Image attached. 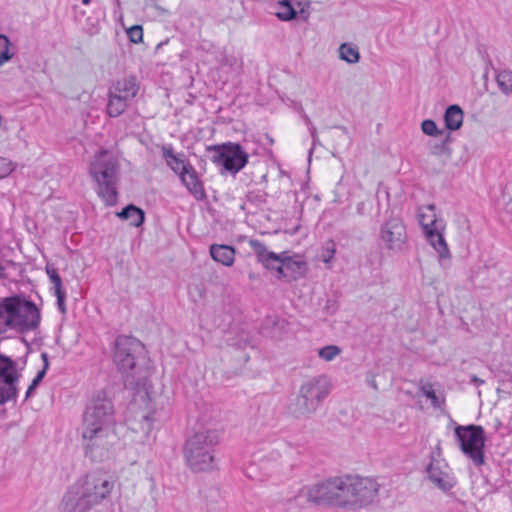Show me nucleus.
Listing matches in <instances>:
<instances>
[{
	"instance_id": "obj_13",
	"label": "nucleus",
	"mask_w": 512,
	"mask_h": 512,
	"mask_svg": "<svg viewBox=\"0 0 512 512\" xmlns=\"http://www.w3.org/2000/svg\"><path fill=\"white\" fill-rule=\"evenodd\" d=\"M380 239L387 250L401 252L407 245V231L402 219L391 215L380 228Z\"/></svg>"
},
{
	"instance_id": "obj_18",
	"label": "nucleus",
	"mask_w": 512,
	"mask_h": 512,
	"mask_svg": "<svg viewBox=\"0 0 512 512\" xmlns=\"http://www.w3.org/2000/svg\"><path fill=\"white\" fill-rule=\"evenodd\" d=\"M250 244L254 248L258 262L271 272H273V268L284 258L285 251L279 254L269 251L267 247L258 240H252Z\"/></svg>"
},
{
	"instance_id": "obj_21",
	"label": "nucleus",
	"mask_w": 512,
	"mask_h": 512,
	"mask_svg": "<svg viewBox=\"0 0 512 512\" xmlns=\"http://www.w3.org/2000/svg\"><path fill=\"white\" fill-rule=\"evenodd\" d=\"M212 259L224 266L230 267L234 263L235 248L225 244H212L209 248Z\"/></svg>"
},
{
	"instance_id": "obj_61",
	"label": "nucleus",
	"mask_w": 512,
	"mask_h": 512,
	"mask_svg": "<svg viewBox=\"0 0 512 512\" xmlns=\"http://www.w3.org/2000/svg\"><path fill=\"white\" fill-rule=\"evenodd\" d=\"M22 341L26 344V346H29V343L25 340V338H22Z\"/></svg>"
},
{
	"instance_id": "obj_49",
	"label": "nucleus",
	"mask_w": 512,
	"mask_h": 512,
	"mask_svg": "<svg viewBox=\"0 0 512 512\" xmlns=\"http://www.w3.org/2000/svg\"><path fill=\"white\" fill-rule=\"evenodd\" d=\"M470 383L474 384L476 386H480V385H483L485 383V381L483 379L477 377L476 375H471Z\"/></svg>"
},
{
	"instance_id": "obj_56",
	"label": "nucleus",
	"mask_w": 512,
	"mask_h": 512,
	"mask_svg": "<svg viewBox=\"0 0 512 512\" xmlns=\"http://www.w3.org/2000/svg\"><path fill=\"white\" fill-rule=\"evenodd\" d=\"M81 2H82L84 5H88V4H90L91 0H81Z\"/></svg>"
},
{
	"instance_id": "obj_27",
	"label": "nucleus",
	"mask_w": 512,
	"mask_h": 512,
	"mask_svg": "<svg viewBox=\"0 0 512 512\" xmlns=\"http://www.w3.org/2000/svg\"><path fill=\"white\" fill-rule=\"evenodd\" d=\"M2 286H5V280L9 279L11 282L18 281L21 277V266L14 263L13 261H2Z\"/></svg>"
},
{
	"instance_id": "obj_17",
	"label": "nucleus",
	"mask_w": 512,
	"mask_h": 512,
	"mask_svg": "<svg viewBox=\"0 0 512 512\" xmlns=\"http://www.w3.org/2000/svg\"><path fill=\"white\" fill-rule=\"evenodd\" d=\"M179 177L189 193L197 200L206 199L207 195L203 182L199 179L197 171L191 164L179 175Z\"/></svg>"
},
{
	"instance_id": "obj_43",
	"label": "nucleus",
	"mask_w": 512,
	"mask_h": 512,
	"mask_svg": "<svg viewBox=\"0 0 512 512\" xmlns=\"http://www.w3.org/2000/svg\"><path fill=\"white\" fill-rule=\"evenodd\" d=\"M284 265H285V260L283 258L282 261L273 268V272L276 273V278L278 280L287 282L286 269H285Z\"/></svg>"
},
{
	"instance_id": "obj_35",
	"label": "nucleus",
	"mask_w": 512,
	"mask_h": 512,
	"mask_svg": "<svg viewBox=\"0 0 512 512\" xmlns=\"http://www.w3.org/2000/svg\"><path fill=\"white\" fill-rule=\"evenodd\" d=\"M421 391L423 395L431 401V405L434 408H440L441 405L444 403V400H440L439 397L436 395L431 384L423 385L421 387Z\"/></svg>"
},
{
	"instance_id": "obj_22",
	"label": "nucleus",
	"mask_w": 512,
	"mask_h": 512,
	"mask_svg": "<svg viewBox=\"0 0 512 512\" xmlns=\"http://www.w3.org/2000/svg\"><path fill=\"white\" fill-rule=\"evenodd\" d=\"M464 113L462 108L457 104L449 105L443 116L445 127L449 131H456L462 127Z\"/></svg>"
},
{
	"instance_id": "obj_25",
	"label": "nucleus",
	"mask_w": 512,
	"mask_h": 512,
	"mask_svg": "<svg viewBox=\"0 0 512 512\" xmlns=\"http://www.w3.org/2000/svg\"><path fill=\"white\" fill-rule=\"evenodd\" d=\"M128 100L121 96H117L112 92L108 91V103L106 112L110 117L116 118L122 115L128 106Z\"/></svg>"
},
{
	"instance_id": "obj_24",
	"label": "nucleus",
	"mask_w": 512,
	"mask_h": 512,
	"mask_svg": "<svg viewBox=\"0 0 512 512\" xmlns=\"http://www.w3.org/2000/svg\"><path fill=\"white\" fill-rule=\"evenodd\" d=\"M117 217L122 220H129L130 225L140 227L145 221V212L134 204L126 205L120 212L116 213Z\"/></svg>"
},
{
	"instance_id": "obj_50",
	"label": "nucleus",
	"mask_w": 512,
	"mask_h": 512,
	"mask_svg": "<svg viewBox=\"0 0 512 512\" xmlns=\"http://www.w3.org/2000/svg\"><path fill=\"white\" fill-rule=\"evenodd\" d=\"M47 373V369L43 368L41 370H39L36 374V376L34 377V379L37 381V382H42L43 378L45 377Z\"/></svg>"
},
{
	"instance_id": "obj_47",
	"label": "nucleus",
	"mask_w": 512,
	"mask_h": 512,
	"mask_svg": "<svg viewBox=\"0 0 512 512\" xmlns=\"http://www.w3.org/2000/svg\"><path fill=\"white\" fill-rule=\"evenodd\" d=\"M41 382H37L35 379L32 380L31 384L28 386V389L25 394V400L29 399L31 396H33L36 388L39 386Z\"/></svg>"
},
{
	"instance_id": "obj_7",
	"label": "nucleus",
	"mask_w": 512,
	"mask_h": 512,
	"mask_svg": "<svg viewBox=\"0 0 512 512\" xmlns=\"http://www.w3.org/2000/svg\"><path fill=\"white\" fill-rule=\"evenodd\" d=\"M116 423L115 407L106 391L95 392L86 404L81 428L113 429Z\"/></svg>"
},
{
	"instance_id": "obj_20",
	"label": "nucleus",
	"mask_w": 512,
	"mask_h": 512,
	"mask_svg": "<svg viewBox=\"0 0 512 512\" xmlns=\"http://www.w3.org/2000/svg\"><path fill=\"white\" fill-rule=\"evenodd\" d=\"M109 91L130 101L137 95L139 83L136 76H126L114 82Z\"/></svg>"
},
{
	"instance_id": "obj_4",
	"label": "nucleus",
	"mask_w": 512,
	"mask_h": 512,
	"mask_svg": "<svg viewBox=\"0 0 512 512\" xmlns=\"http://www.w3.org/2000/svg\"><path fill=\"white\" fill-rule=\"evenodd\" d=\"M3 324L18 333L36 330L41 323V312L37 305L23 295L2 298Z\"/></svg>"
},
{
	"instance_id": "obj_48",
	"label": "nucleus",
	"mask_w": 512,
	"mask_h": 512,
	"mask_svg": "<svg viewBox=\"0 0 512 512\" xmlns=\"http://www.w3.org/2000/svg\"><path fill=\"white\" fill-rule=\"evenodd\" d=\"M331 246H332L331 248H327L326 249L327 254L323 256L324 257V259H323L324 262H329L333 258V256H334L335 244L333 242H331Z\"/></svg>"
},
{
	"instance_id": "obj_54",
	"label": "nucleus",
	"mask_w": 512,
	"mask_h": 512,
	"mask_svg": "<svg viewBox=\"0 0 512 512\" xmlns=\"http://www.w3.org/2000/svg\"><path fill=\"white\" fill-rule=\"evenodd\" d=\"M304 120H305V123H306L308 126L312 125V122H311L310 118H309L307 115H305Z\"/></svg>"
},
{
	"instance_id": "obj_34",
	"label": "nucleus",
	"mask_w": 512,
	"mask_h": 512,
	"mask_svg": "<svg viewBox=\"0 0 512 512\" xmlns=\"http://www.w3.org/2000/svg\"><path fill=\"white\" fill-rule=\"evenodd\" d=\"M17 396V384H2V405L9 401H15Z\"/></svg>"
},
{
	"instance_id": "obj_63",
	"label": "nucleus",
	"mask_w": 512,
	"mask_h": 512,
	"mask_svg": "<svg viewBox=\"0 0 512 512\" xmlns=\"http://www.w3.org/2000/svg\"><path fill=\"white\" fill-rule=\"evenodd\" d=\"M361 205H363V203H361ZM357 209L362 210V207H360V204L357 206Z\"/></svg>"
},
{
	"instance_id": "obj_44",
	"label": "nucleus",
	"mask_w": 512,
	"mask_h": 512,
	"mask_svg": "<svg viewBox=\"0 0 512 512\" xmlns=\"http://www.w3.org/2000/svg\"><path fill=\"white\" fill-rule=\"evenodd\" d=\"M154 414H155V412L153 411V412H149L142 416L143 422L146 425V426H144V424H142L143 430H146L147 432L151 430L152 423L155 421Z\"/></svg>"
},
{
	"instance_id": "obj_32",
	"label": "nucleus",
	"mask_w": 512,
	"mask_h": 512,
	"mask_svg": "<svg viewBox=\"0 0 512 512\" xmlns=\"http://www.w3.org/2000/svg\"><path fill=\"white\" fill-rule=\"evenodd\" d=\"M421 130L424 134L432 137L442 136L443 130L438 129L436 123L432 119H425L421 123Z\"/></svg>"
},
{
	"instance_id": "obj_16",
	"label": "nucleus",
	"mask_w": 512,
	"mask_h": 512,
	"mask_svg": "<svg viewBox=\"0 0 512 512\" xmlns=\"http://www.w3.org/2000/svg\"><path fill=\"white\" fill-rule=\"evenodd\" d=\"M93 507L90 500L79 489V486L73 484L63 495L58 512H88Z\"/></svg>"
},
{
	"instance_id": "obj_19",
	"label": "nucleus",
	"mask_w": 512,
	"mask_h": 512,
	"mask_svg": "<svg viewBox=\"0 0 512 512\" xmlns=\"http://www.w3.org/2000/svg\"><path fill=\"white\" fill-rule=\"evenodd\" d=\"M284 260L288 283L297 281L306 275L308 264L299 255L290 256L289 251H285Z\"/></svg>"
},
{
	"instance_id": "obj_33",
	"label": "nucleus",
	"mask_w": 512,
	"mask_h": 512,
	"mask_svg": "<svg viewBox=\"0 0 512 512\" xmlns=\"http://www.w3.org/2000/svg\"><path fill=\"white\" fill-rule=\"evenodd\" d=\"M2 64L12 59L15 54L14 45L11 43L8 36L2 34Z\"/></svg>"
},
{
	"instance_id": "obj_51",
	"label": "nucleus",
	"mask_w": 512,
	"mask_h": 512,
	"mask_svg": "<svg viewBox=\"0 0 512 512\" xmlns=\"http://www.w3.org/2000/svg\"><path fill=\"white\" fill-rule=\"evenodd\" d=\"M444 138L441 140V143H443L446 147H450V143L452 141L451 134L449 132H444Z\"/></svg>"
},
{
	"instance_id": "obj_14",
	"label": "nucleus",
	"mask_w": 512,
	"mask_h": 512,
	"mask_svg": "<svg viewBox=\"0 0 512 512\" xmlns=\"http://www.w3.org/2000/svg\"><path fill=\"white\" fill-rule=\"evenodd\" d=\"M418 221L427 241L433 246L438 252L440 258H447L450 256V252L445 241L444 235L440 232L437 224L436 215L433 214L432 218L427 221V215L422 213L421 210L417 213Z\"/></svg>"
},
{
	"instance_id": "obj_6",
	"label": "nucleus",
	"mask_w": 512,
	"mask_h": 512,
	"mask_svg": "<svg viewBox=\"0 0 512 512\" xmlns=\"http://www.w3.org/2000/svg\"><path fill=\"white\" fill-rule=\"evenodd\" d=\"M330 393V383L321 375L305 381L295 402L290 406V413L297 419H309Z\"/></svg>"
},
{
	"instance_id": "obj_52",
	"label": "nucleus",
	"mask_w": 512,
	"mask_h": 512,
	"mask_svg": "<svg viewBox=\"0 0 512 512\" xmlns=\"http://www.w3.org/2000/svg\"><path fill=\"white\" fill-rule=\"evenodd\" d=\"M41 359L43 361V368L49 369V356L46 352L41 353Z\"/></svg>"
},
{
	"instance_id": "obj_28",
	"label": "nucleus",
	"mask_w": 512,
	"mask_h": 512,
	"mask_svg": "<svg viewBox=\"0 0 512 512\" xmlns=\"http://www.w3.org/2000/svg\"><path fill=\"white\" fill-rule=\"evenodd\" d=\"M339 58L349 64L358 63L360 53L357 46L350 43H342L339 47Z\"/></svg>"
},
{
	"instance_id": "obj_58",
	"label": "nucleus",
	"mask_w": 512,
	"mask_h": 512,
	"mask_svg": "<svg viewBox=\"0 0 512 512\" xmlns=\"http://www.w3.org/2000/svg\"><path fill=\"white\" fill-rule=\"evenodd\" d=\"M266 136H267V138H268V140H269L270 144H273V142H274V141H273V139H272V138H270V137H269V135H266Z\"/></svg>"
},
{
	"instance_id": "obj_8",
	"label": "nucleus",
	"mask_w": 512,
	"mask_h": 512,
	"mask_svg": "<svg viewBox=\"0 0 512 512\" xmlns=\"http://www.w3.org/2000/svg\"><path fill=\"white\" fill-rule=\"evenodd\" d=\"M454 427V437L461 452L472 460L475 466L485 464V444L487 436L481 425H459L451 420Z\"/></svg>"
},
{
	"instance_id": "obj_12",
	"label": "nucleus",
	"mask_w": 512,
	"mask_h": 512,
	"mask_svg": "<svg viewBox=\"0 0 512 512\" xmlns=\"http://www.w3.org/2000/svg\"><path fill=\"white\" fill-rule=\"evenodd\" d=\"M93 506L99 505L105 500L114 488V482L108 480L99 472L86 474L76 483Z\"/></svg>"
},
{
	"instance_id": "obj_62",
	"label": "nucleus",
	"mask_w": 512,
	"mask_h": 512,
	"mask_svg": "<svg viewBox=\"0 0 512 512\" xmlns=\"http://www.w3.org/2000/svg\"><path fill=\"white\" fill-rule=\"evenodd\" d=\"M361 205H363V203H361ZM357 209L362 210V207H360V204L357 206Z\"/></svg>"
},
{
	"instance_id": "obj_46",
	"label": "nucleus",
	"mask_w": 512,
	"mask_h": 512,
	"mask_svg": "<svg viewBox=\"0 0 512 512\" xmlns=\"http://www.w3.org/2000/svg\"><path fill=\"white\" fill-rule=\"evenodd\" d=\"M325 310L329 315H333L338 310V306L336 301L333 300H327Z\"/></svg>"
},
{
	"instance_id": "obj_59",
	"label": "nucleus",
	"mask_w": 512,
	"mask_h": 512,
	"mask_svg": "<svg viewBox=\"0 0 512 512\" xmlns=\"http://www.w3.org/2000/svg\"><path fill=\"white\" fill-rule=\"evenodd\" d=\"M240 208H241L242 210H245V209H246V204H245V203H243V204L240 206Z\"/></svg>"
},
{
	"instance_id": "obj_64",
	"label": "nucleus",
	"mask_w": 512,
	"mask_h": 512,
	"mask_svg": "<svg viewBox=\"0 0 512 512\" xmlns=\"http://www.w3.org/2000/svg\"><path fill=\"white\" fill-rule=\"evenodd\" d=\"M115 2H116L117 4H119V0H115Z\"/></svg>"
},
{
	"instance_id": "obj_38",
	"label": "nucleus",
	"mask_w": 512,
	"mask_h": 512,
	"mask_svg": "<svg viewBox=\"0 0 512 512\" xmlns=\"http://www.w3.org/2000/svg\"><path fill=\"white\" fill-rule=\"evenodd\" d=\"M167 165L178 175H180L190 165L189 162H185L179 156H175L174 159H170Z\"/></svg>"
},
{
	"instance_id": "obj_26",
	"label": "nucleus",
	"mask_w": 512,
	"mask_h": 512,
	"mask_svg": "<svg viewBox=\"0 0 512 512\" xmlns=\"http://www.w3.org/2000/svg\"><path fill=\"white\" fill-rule=\"evenodd\" d=\"M495 73V81L500 91L510 96L512 94V70L493 68Z\"/></svg>"
},
{
	"instance_id": "obj_41",
	"label": "nucleus",
	"mask_w": 512,
	"mask_h": 512,
	"mask_svg": "<svg viewBox=\"0 0 512 512\" xmlns=\"http://www.w3.org/2000/svg\"><path fill=\"white\" fill-rule=\"evenodd\" d=\"M55 296H56V304H57V308L58 310L63 314L65 315L66 312H67V309H66V304H65V300H66V291H60V292H57V293H53Z\"/></svg>"
},
{
	"instance_id": "obj_2",
	"label": "nucleus",
	"mask_w": 512,
	"mask_h": 512,
	"mask_svg": "<svg viewBox=\"0 0 512 512\" xmlns=\"http://www.w3.org/2000/svg\"><path fill=\"white\" fill-rule=\"evenodd\" d=\"M220 440L221 433L216 429L197 431L185 440L183 455L192 472H210L217 467L215 452Z\"/></svg>"
},
{
	"instance_id": "obj_3",
	"label": "nucleus",
	"mask_w": 512,
	"mask_h": 512,
	"mask_svg": "<svg viewBox=\"0 0 512 512\" xmlns=\"http://www.w3.org/2000/svg\"><path fill=\"white\" fill-rule=\"evenodd\" d=\"M347 491L346 476L329 478L307 490L300 489L287 500V509L291 510L293 505L304 507L307 503L347 507Z\"/></svg>"
},
{
	"instance_id": "obj_30",
	"label": "nucleus",
	"mask_w": 512,
	"mask_h": 512,
	"mask_svg": "<svg viewBox=\"0 0 512 512\" xmlns=\"http://www.w3.org/2000/svg\"><path fill=\"white\" fill-rule=\"evenodd\" d=\"M45 270L50 282L53 284V293L64 291L65 289L63 287L62 278L58 272V269L50 264H47Z\"/></svg>"
},
{
	"instance_id": "obj_53",
	"label": "nucleus",
	"mask_w": 512,
	"mask_h": 512,
	"mask_svg": "<svg viewBox=\"0 0 512 512\" xmlns=\"http://www.w3.org/2000/svg\"><path fill=\"white\" fill-rule=\"evenodd\" d=\"M309 130H310V133H311V136H312V139H313V143L316 142L317 140V135H316V128L315 126L312 124L309 126Z\"/></svg>"
},
{
	"instance_id": "obj_40",
	"label": "nucleus",
	"mask_w": 512,
	"mask_h": 512,
	"mask_svg": "<svg viewBox=\"0 0 512 512\" xmlns=\"http://www.w3.org/2000/svg\"><path fill=\"white\" fill-rule=\"evenodd\" d=\"M431 154L435 156L445 155L447 158L451 157L452 149L446 147L443 143H436L431 147Z\"/></svg>"
},
{
	"instance_id": "obj_11",
	"label": "nucleus",
	"mask_w": 512,
	"mask_h": 512,
	"mask_svg": "<svg viewBox=\"0 0 512 512\" xmlns=\"http://www.w3.org/2000/svg\"><path fill=\"white\" fill-rule=\"evenodd\" d=\"M347 507H364L373 502L378 495L380 485L376 480L368 477L346 475Z\"/></svg>"
},
{
	"instance_id": "obj_36",
	"label": "nucleus",
	"mask_w": 512,
	"mask_h": 512,
	"mask_svg": "<svg viewBox=\"0 0 512 512\" xmlns=\"http://www.w3.org/2000/svg\"><path fill=\"white\" fill-rule=\"evenodd\" d=\"M341 353V349L336 345H327L321 348L318 352L320 358L326 361H332L336 356Z\"/></svg>"
},
{
	"instance_id": "obj_60",
	"label": "nucleus",
	"mask_w": 512,
	"mask_h": 512,
	"mask_svg": "<svg viewBox=\"0 0 512 512\" xmlns=\"http://www.w3.org/2000/svg\"><path fill=\"white\" fill-rule=\"evenodd\" d=\"M487 62H488L490 65H492V61H491V59L489 58V56H487Z\"/></svg>"
},
{
	"instance_id": "obj_39",
	"label": "nucleus",
	"mask_w": 512,
	"mask_h": 512,
	"mask_svg": "<svg viewBox=\"0 0 512 512\" xmlns=\"http://www.w3.org/2000/svg\"><path fill=\"white\" fill-rule=\"evenodd\" d=\"M126 33L132 43L138 44L143 39V28L141 25H133L126 30Z\"/></svg>"
},
{
	"instance_id": "obj_42",
	"label": "nucleus",
	"mask_w": 512,
	"mask_h": 512,
	"mask_svg": "<svg viewBox=\"0 0 512 512\" xmlns=\"http://www.w3.org/2000/svg\"><path fill=\"white\" fill-rule=\"evenodd\" d=\"M16 168V164L11 160L2 158V179L9 176Z\"/></svg>"
},
{
	"instance_id": "obj_15",
	"label": "nucleus",
	"mask_w": 512,
	"mask_h": 512,
	"mask_svg": "<svg viewBox=\"0 0 512 512\" xmlns=\"http://www.w3.org/2000/svg\"><path fill=\"white\" fill-rule=\"evenodd\" d=\"M426 472L428 479L443 492L450 491L456 485V479L444 460H438L432 456L426 467Z\"/></svg>"
},
{
	"instance_id": "obj_55",
	"label": "nucleus",
	"mask_w": 512,
	"mask_h": 512,
	"mask_svg": "<svg viewBox=\"0 0 512 512\" xmlns=\"http://www.w3.org/2000/svg\"><path fill=\"white\" fill-rule=\"evenodd\" d=\"M426 208H427L428 210L432 211V212H434V210H435V206H434L433 204H429V205H427V207H426Z\"/></svg>"
},
{
	"instance_id": "obj_57",
	"label": "nucleus",
	"mask_w": 512,
	"mask_h": 512,
	"mask_svg": "<svg viewBox=\"0 0 512 512\" xmlns=\"http://www.w3.org/2000/svg\"><path fill=\"white\" fill-rule=\"evenodd\" d=\"M371 385H372V387H373L374 389H377V385H376V382H375V381H372Z\"/></svg>"
},
{
	"instance_id": "obj_10",
	"label": "nucleus",
	"mask_w": 512,
	"mask_h": 512,
	"mask_svg": "<svg viewBox=\"0 0 512 512\" xmlns=\"http://www.w3.org/2000/svg\"><path fill=\"white\" fill-rule=\"evenodd\" d=\"M207 150L213 153L211 160L215 164L232 174L241 171L248 163L249 154L240 143L227 142L208 146Z\"/></svg>"
},
{
	"instance_id": "obj_29",
	"label": "nucleus",
	"mask_w": 512,
	"mask_h": 512,
	"mask_svg": "<svg viewBox=\"0 0 512 512\" xmlns=\"http://www.w3.org/2000/svg\"><path fill=\"white\" fill-rule=\"evenodd\" d=\"M276 16L281 21H291L296 19L297 11L291 4L290 0H281L279 2V11Z\"/></svg>"
},
{
	"instance_id": "obj_1",
	"label": "nucleus",
	"mask_w": 512,
	"mask_h": 512,
	"mask_svg": "<svg viewBox=\"0 0 512 512\" xmlns=\"http://www.w3.org/2000/svg\"><path fill=\"white\" fill-rule=\"evenodd\" d=\"M148 359V351L140 340L127 335L116 337L113 362L124 378L126 387L135 388L141 385Z\"/></svg>"
},
{
	"instance_id": "obj_23",
	"label": "nucleus",
	"mask_w": 512,
	"mask_h": 512,
	"mask_svg": "<svg viewBox=\"0 0 512 512\" xmlns=\"http://www.w3.org/2000/svg\"><path fill=\"white\" fill-rule=\"evenodd\" d=\"M21 376L16 361L2 354V384H18Z\"/></svg>"
},
{
	"instance_id": "obj_9",
	"label": "nucleus",
	"mask_w": 512,
	"mask_h": 512,
	"mask_svg": "<svg viewBox=\"0 0 512 512\" xmlns=\"http://www.w3.org/2000/svg\"><path fill=\"white\" fill-rule=\"evenodd\" d=\"M84 455L92 462L101 463L112 454L114 429H83L81 428Z\"/></svg>"
},
{
	"instance_id": "obj_5",
	"label": "nucleus",
	"mask_w": 512,
	"mask_h": 512,
	"mask_svg": "<svg viewBox=\"0 0 512 512\" xmlns=\"http://www.w3.org/2000/svg\"><path fill=\"white\" fill-rule=\"evenodd\" d=\"M89 175L96 183L95 191L106 206H114L118 201L119 163L116 158L109 156L107 151H101L99 156L90 164Z\"/></svg>"
},
{
	"instance_id": "obj_31",
	"label": "nucleus",
	"mask_w": 512,
	"mask_h": 512,
	"mask_svg": "<svg viewBox=\"0 0 512 512\" xmlns=\"http://www.w3.org/2000/svg\"><path fill=\"white\" fill-rule=\"evenodd\" d=\"M268 194L260 189L250 190L247 192L246 201L256 207L266 203Z\"/></svg>"
},
{
	"instance_id": "obj_45",
	"label": "nucleus",
	"mask_w": 512,
	"mask_h": 512,
	"mask_svg": "<svg viewBox=\"0 0 512 512\" xmlns=\"http://www.w3.org/2000/svg\"><path fill=\"white\" fill-rule=\"evenodd\" d=\"M162 156L165 158L166 162L170 159H174L176 156L171 145H164L162 147Z\"/></svg>"
},
{
	"instance_id": "obj_37",
	"label": "nucleus",
	"mask_w": 512,
	"mask_h": 512,
	"mask_svg": "<svg viewBox=\"0 0 512 512\" xmlns=\"http://www.w3.org/2000/svg\"><path fill=\"white\" fill-rule=\"evenodd\" d=\"M83 30L90 36L98 34L100 31L99 19L87 17L85 24L83 25Z\"/></svg>"
}]
</instances>
